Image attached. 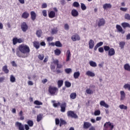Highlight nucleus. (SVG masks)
<instances>
[{
  "instance_id": "obj_1",
  "label": "nucleus",
  "mask_w": 130,
  "mask_h": 130,
  "mask_svg": "<svg viewBox=\"0 0 130 130\" xmlns=\"http://www.w3.org/2000/svg\"><path fill=\"white\" fill-rule=\"evenodd\" d=\"M16 53L18 57L25 58V57H28L30 53V48L25 44H21L18 46V50H16Z\"/></svg>"
},
{
  "instance_id": "obj_2",
  "label": "nucleus",
  "mask_w": 130,
  "mask_h": 130,
  "mask_svg": "<svg viewBox=\"0 0 130 130\" xmlns=\"http://www.w3.org/2000/svg\"><path fill=\"white\" fill-rule=\"evenodd\" d=\"M48 91L49 93H50L51 95H55V93H57V92H58V88L54 86H50L49 87Z\"/></svg>"
},
{
  "instance_id": "obj_3",
  "label": "nucleus",
  "mask_w": 130,
  "mask_h": 130,
  "mask_svg": "<svg viewBox=\"0 0 130 130\" xmlns=\"http://www.w3.org/2000/svg\"><path fill=\"white\" fill-rule=\"evenodd\" d=\"M27 124H24V127L25 130L30 129V127H32L34 125V122L32 120H28L26 122Z\"/></svg>"
},
{
  "instance_id": "obj_4",
  "label": "nucleus",
  "mask_w": 130,
  "mask_h": 130,
  "mask_svg": "<svg viewBox=\"0 0 130 130\" xmlns=\"http://www.w3.org/2000/svg\"><path fill=\"white\" fill-rule=\"evenodd\" d=\"M53 10L54 11H50L48 12V17L50 19H53V18L55 17V12L57 13L58 12L57 9L56 8H54Z\"/></svg>"
},
{
  "instance_id": "obj_5",
  "label": "nucleus",
  "mask_w": 130,
  "mask_h": 130,
  "mask_svg": "<svg viewBox=\"0 0 130 130\" xmlns=\"http://www.w3.org/2000/svg\"><path fill=\"white\" fill-rule=\"evenodd\" d=\"M67 115L68 117H71L72 118H78V115L77 114L75 113V112L73 111H69L67 112Z\"/></svg>"
},
{
  "instance_id": "obj_6",
  "label": "nucleus",
  "mask_w": 130,
  "mask_h": 130,
  "mask_svg": "<svg viewBox=\"0 0 130 130\" xmlns=\"http://www.w3.org/2000/svg\"><path fill=\"white\" fill-rule=\"evenodd\" d=\"M12 41L13 45H16L17 43H23L24 40L21 38L18 39V38H13Z\"/></svg>"
},
{
  "instance_id": "obj_7",
  "label": "nucleus",
  "mask_w": 130,
  "mask_h": 130,
  "mask_svg": "<svg viewBox=\"0 0 130 130\" xmlns=\"http://www.w3.org/2000/svg\"><path fill=\"white\" fill-rule=\"evenodd\" d=\"M106 23V21L104 18H100L99 21H98V27H103L105 23Z\"/></svg>"
},
{
  "instance_id": "obj_8",
  "label": "nucleus",
  "mask_w": 130,
  "mask_h": 130,
  "mask_svg": "<svg viewBox=\"0 0 130 130\" xmlns=\"http://www.w3.org/2000/svg\"><path fill=\"white\" fill-rule=\"evenodd\" d=\"M15 126H16V127H18L19 130L26 129H25V125L24 126V125L20 122H16Z\"/></svg>"
},
{
  "instance_id": "obj_9",
  "label": "nucleus",
  "mask_w": 130,
  "mask_h": 130,
  "mask_svg": "<svg viewBox=\"0 0 130 130\" xmlns=\"http://www.w3.org/2000/svg\"><path fill=\"white\" fill-rule=\"evenodd\" d=\"M21 29L22 30L23 32H26L28 30V25L27 23L23 22L21 24Z\"/></svg>"
},
{
  "instance_id": "obj_10",
  "label": "nucleus",
  "mask_w": 130,
  "mask_h": 130,
  "mask_svg": "<svg viewBox=\"0 0 130 130\" xmlns=\"http://www.w3.org/2000/svg\"><path fill=\"white\" fill-rule=\"evenodd\" d=\"M109 127H110L111 130H112L113 129V127H114V126L111 124V123H110V122H107L104 124L105 128L107 129Z\"/></svg>"
},
{
  "instance_id": "obj_11",
  "label": "nucleus",
  "mask_w": 130,
  "mask_h": 130,
  "mask_svg": "<svg viewBox=\"0 0 130 130\" xmlns=\"http://www.w3.org/2000/svg\"><path fill=\"white\" fill-rule=\"evenodd\" d=\"M71 39L72 40H73V41H77L81 40V38L80 37V36H79V35H78L77 34H75L74 35L72 36Z\"/></svg>"
},
{
  "instance_id": "obj_12",
  "label": "nucleus",
  "mask_w": 130,
  "mask_h": 130,
  "mask_svg": "<svg viewBox=\"0 0 130 130\" xmlns=\"http://www.w3.org/2000/svg\"><path fill=\"white\" fill-rule=\"evenodd\" d=\"M59 61H58V60L56 59V60H54L53 61V63H54V64H56V69H62V64H59Z\"/></svg>"
},
{
  "instance_id": "obj_13",
  "label": "nucleus",
  "mask_w": 130,
  "mask_h": 130,
  "mask_svg": "<svg viewBox=\"0 0 130 130\" xmlns=\"http://www.w3.org/2000/svg\"><path fill=\"white\" fill-rule=\"evenodd\" d=\"M60 111L61 112H66V108H67V103L66 102L62 103L61 105H60Z\"/></svg>"
},
{
  "instance_id": "obj_14",
  "label": "nucleus",
  "mask_w": 130,
  "mask_h": 130,
  "mask_svg": "<svg viewBox=\"0 0 130 130\" xmlns=\"http://www.w3.org/2000/svg\"><path fill=\"white\" fill-rule=\"evenodd\" d=\"M72 56V54H71V51L68 50L66 54V61H70L71 60V57Z\"/></svg>"
},
{
  "instance_id": "obj_15",
  "label": "nucleus",
  "mask_w": 130,
  "mask_h": 130,
  "mask_svg": "<svg viewBox=\"0 0 130 130\" xmlns=\"http://www.w3.org/2000/svg\"><path fill=\"white\" fill-rule=\"evenodd\" d=\"M92 126V124L89 122H84L83 123V128H85V129H87V128H89V127H91Z\"/></svg>"
},
{
  "instance_id": "obj_16",
  "label": "nucleus",
  "mask_w": 130,
  "mask_h": 130,
  "mask_svg": "<svg viewBox=\"0 0 130 130\" xmlns=\"http://www.w3.org/2000/svg\"><path fill=\"white\" fill-rule=\"evenodd\" d=\"M29 16H30V14H29L28 12L25 11L22 13L21 15V17L22 18V19H28Z\"/></svg>"
},
{
  "instance_id": "obj_17",
  "label": "nucleus",
  "mask_w": 130,
  "mask_h": 130,
  "mask_svg": "<svg viewBox=\"0 0 130 130\" xmlns=\"http://www.w3.org/2000/svg\"><path fill=\"white\" fill-rule=\"evenodd\" d=\"M116 28L117 30L119 32H120L122 34H124V33L125 32V31L123 30V29H122V27H121L120 25L117 24L116 26Z\"/></svg>"
},
{
  "instance_id": "obj_18",
  "label": "nucleus",
  "mask_w": 130,
  "mask_h": 130,
  "mask_svg": "<svg viewBox=\"0 0 130 130\" xmlns=\"http://www.w3.org/2000/svg\"><path fill=\"white\" fill-rule=\"evenodd\" d=\"M36 17H37V15L35 13V12L34 11L30 12L31 20H32V21H35V20H36Z\"/></svg>"
},
{
  "instance_id": "obj_19",
  "label": "nucleus",
  "mask_w": 130,
  "mask_h": 130,
  "mask_svg": "<svg viewBox=\"0 0 130 130\" xmlns=\"http://www.w3.org/2000/svg\"><path fill=\"white\" fill-rule=\"evenodd\" d=\"M71 14L73 17H78L79 16V12L76 9H73L71 11Z\"/></svg>"
},
{
  "instance_id": "obj_20",
  "label": "nucleus",
  "mask_w": 130,
  "mask_h": 130,
  "mask_svg": "<svg viewBox=\"0 0 130 130\" xmlns=\"http://www.w3.org/2000/svg\"><path fill=\"white\" fill-rule=\"evenodd\" d=\"M114 54H115V50L113 48H111V49L109 50V56H112L113 55H114Z\"/></svg>"
},
{
  "instance_id": "obj_21",
  "label": "nucleus",
  "mask_w": 130,
  "mask_h": 130,
  "mask_svg": "<svg viewBox=\"0 0 130 130\" xmlns=\"http://www.w3.org/2000/svg\"><path fill=\"white\" fill-rule=\"evenodd\" d=\"M34 47H35L36 49H39L40 47V43L39 42L35 41L33 42Z\"/></svg>"
},
{
  "instance_id": "obj_22",
  "label": "nucleus",
  "mask_w": 130,
  "mask_h": 130,
  "mask_svg": "<svg viewBox=\"0 0 130 130\" xmlns=\"http://www.w3.org/2000/svg\"><path fill=\"white\" fill-rule=\"evenodd\" d=\"M85 75L88 77H91V78H93V77L95 76V73L91 72V71H87Z\"/></svg>"
},
{
  "instance_id": "obj_23",
  "label": "nucleus",
  "mask_w": 130,
  "mask_h": 130,
  "mask_svg": "<svg viewBox=\"0 0 130 130\" xmlns=\"http://www.w3.org/2000/svg\"><path fill=\"white\" fill-rule=\"evenodd\" d=\"M88 45H89V49H92L94 45V41H93V40H90L88 43Z\"/></svg>"
},
{
  "instance_id": "obj_24",
  "label": "nucleus",
  "mask_w": 130,
  "mask_h": 130,
  "mask_svg": "<svg viewBox=\"0 0 130 130\" xmlns=\"http://www.w3.org/2000/svg\"><path fill=\"white\" fill-rule=\"evenodd\" d=\"M100 105L101 106H103L104 107H105V108H108L109 107V106L108 104H106L104 101H101L100 103Z\"/></svg>"
},
{
  "instance_id": "obj_25",
  "label": "nucleus",
  "mask_w": 130,
  "mask_h": 130,
  "mask_svg": "<svg viewBox=\"0 0 130 130\" xmlns=\"http://www.w3.org/2000/svg\"><path fill=\"white\" fill-rule=\"evenodd\" d=\"M121 26L124 29H125V28H130V24L127 22L122 23Z\"/></svg>"
},
{
  "instance_id": "obj_26",
  "label": "nucleus",
  "mask_w": 130,
  "mask_h": 130,
  "mask_svg": "<svg viewBox=\"0 0 130 130\" xmlns=\"http://www.w3.org/2000/svg\"><path fill=\"white\" fill-rule=\"evenodd\" d=\"M102 45H103V42H100L99 43H98V44H96V45L95 46L94 48V50L95 51H96V50H97L98 47H100V46H102Z\"/></svg>"
},
{
  "instance_id": "obj_27",
  "label": "nucleus",
  "mask_w": 130,
  "mask_h": 130,
  "mask_svg": "<svg viewBox=\"0 0 130 130\" xmlns=\"http://www.w3.org/2000/svg\"><path fill=\"white\" fill-rule=\"evenodd\" d=\"M120 100L121 101H122V100H124V98H125V93H124V91H121L120 92Z\"/></svg>"
},
{
  "instance_id": "obj_28",
  "label": "nucleus",
  "mask_w": 130,
  "mask_h": 130,
  "mask_svg": "<svg viewBox=\"0 0 130 130\" xmlns=\"http://www.w3.org/2000/svg\"><path fill=\"white\" fill-rule=\"evenodd\" d=\"M2 71L5 73V74H9V69H8V66L7 65L4 66L2 68Z\"/></svg>"
},
{
  "instance_id": "obj_29",
  "label": "nucleus",
  "mask_w": 130,
  "mask_h": 130,
  "mask_svg": "<svg viewBox=\"0 0 130 130\" xmlns=\"http://www.w3.org/2000/svg\"><path fill=\"white\" fill-rule=\"evenodd\" d=\"M43 117V115L42 114H39L38 115L37 117V121L39 122L41 120H42Z\"/></svg>"
},
{
  "instance_id": "obj_30",
  "label": "nucleus",
  "mask_w": 130,
  "mask_h": 130,
  "mask_svg": "<svg viewBox=\"0 0 130 130\" xmlns=\"http://www.w3.org/2000/svg\"><path fill=\"white\" fill-rule=\"evenodd\" d=\"M19 116H20L19 119L20 120H24L25 119V117L23 115V111H20L18 114Z\"/></svg>"
},
{
  "instance_id": "obj_31",
  "label": "nucleus",
  "mask_w": 130,
  "mask_h": 130,
  "mask_svg": "<svg viewBox=\"0 0 130 130\" xmlns=\"http://www.w3.org/2000/svg\"><path fill=\"white\" fill-rule=\"evenodd\" d=\"M80 75H81V74L80 73V72L78 71V72H75L73 75L74 79H78L79 77H80Z\"/></svg>"
},
{
  "instance_id": "obj_32",
  "label": "nucleus",
  "mask_w": 130,
  "mask_h": 130,
  "mask_svg": "<svg viewBox=\"0 0 130 130\" xmlns=\"http://www.w3.org/2000/svg\"><path fill=\"white\" fill-rule=\"evenodd\" d=\"M89 66H90V67H92V68H96V67H97V63L95 61H90Z\"/></svg>"
},
{
  "instance_id": "obj_33",
  "label": "nucleus",
  "mask_w": 130,
  "mask_h": 130,
  "mask_svg": "<svg viewBox=\"0 0 130 130\" xmlns=\"http://www.w3.org/2000/svg\"><path fill=\"white\" fill-rule=\"evenodd\" d=\"M112 6L110 4H105L103 5V9L106 10V9H111Z\"/></svg>"
},
{
  "instance_id": "obj_34",
  "label": "nucleus",
  "mask_w": 130,
  "mask_h": 130,
  "mask_svg": "<svg viewBox=\"0 0 130 130\" xmlns=\"http://www.w3.org/2000/svg\"><path fill=\"white\" fill-rule=\"evenodd\" d=\"M124 69L125 71H127L128 72H130V66L128 63H126L124 66Z\"/></svg>"
},
{
  "instance_id": "obj_35",
  "label": "nucleus",
  "mask_w": 130,
  "mask_h": 130,
  "mask_svg": "<svg viewBox=\"0 0 130 130\" xmlns=\"http://www.w3.org/2000/svg\"><path fill=\"white\" fill-rule=\"evenodd\" d=\"M119 45L121 49H123V48H124V46L125 45V42L123 41L120 42L119 44Z\"/></svg>"
},
{
  "instance_id": "obj_36",
  "label": "nucleus",
  "mask_w": 130,
  "mask_h": 130,
  "mask_svg": "<svg viewBox=\"0 0 130 130\" xmlns=\"http://www.w3.org/2000/svg\"><path fill=\"white\" fill-rule=\"evenodd\" d=\"M64 124H67V122L66 121V120H63L62 118H60L59 126H61L62 125H63Z\"/></svg>"
},
{
  "instance_id": "obj_37",
  "label": "nucleus",
  "mask_w": 130,
  "mask_h": 130,
  "mask_svg": "<svg viewBox=\"0 0 130 130\" xmlns=\"http://www.w3.org/2000/svg\"><path fill=\"white\" fill-rule=\"evenodd\" d=\"M77 98V93H76V92H73L71 93L70 94V99H76V98Z\"/></svg>"
},
{
  "instance_id": "obj_38",
  "label": "nucleus",
  "mask_w": 130,
  "mask_h": 130,
  "mask_svg": "<svg viewBox=\"0 0 130 130\" xmlns=\"http://www.w3.org/2000/svg\"><path fill=\"white\" fill-rule=\"evenodd\" d=\"M55 45L57 47H62V44H61V43L59 41H56L55 43Z\"/></svg>"
},
{
  "instance_id": "obj_39",
  "label": "nucleus",
  "mask_w": 130,
  "mask_h": 130,
  "mask_svg": "<svg viewBox=\"0 0 130 130\" xmlns=\"http://www.w3.org/2000/svg\"><path fill=\"white\" fill-rule=\"evenodd\" d=\"M36 35L38 37H41L42 35V30L41 29L38 30L36 32Z\"/></svg>"
},
{
  "instance_id": "obj_40",
  "label": "nucleus",
  "mask_w": 130,
  "mask_h": 130,
  "mask_svg": "<svg viewBox=\"0 0 130 130\" xmlns=\"http://www.w3.org/2000/svg\"><path fill=\"white\" fill-rule=\"evenodd\" d=\"M86 92L87 94H89L90 95H92V94H93V93H94V91L90 89V88H87L86 90Z\"/></svg>"
},
{
  "instance_id": "obj_41",
  "label": "nucleus",
  "mask_w": 130,
  "mask_h": 130,
  "mask_svg": "<svg viewBox=\"0 0 130 130\" xmlns=\"http://www.w3.org/2000/svg\"><path fill=\"white\" fill-rule=\"evenodd\" d=\"M58 88H60V87H61V86H62V85H63V80H58Z\"/></svg>"
},
{
  "instance_id": "obj_42",
  "label": "nucleus",
  "mask_w": 130,
  "mask_h": 130,
  "mask_svg": "<svg viewBox=\"0 0 130 130\" xmlns=\"http://www.w3.org/2000/svg\"><path fill=\"white\" fill-rule=\"evenodd\" d=\"M10 82L11 83H15L16 82V78L13 75L10 76Z\"/></svg>"
},
{
  "instance_id": "obj_43",
  "label": "nucleus",
  "mask_w": 130,
  "mask_h": 130,
  "mask_svg": "<svg viewBox=\"0 0 130 130\" xmlns=\"http://www.w3.org/2000/svg\"><path fill=\"white\" fill-rule=\"evenodd\" d=\"M52 102L53 103V106L55 108L58 107V106H59V105H60V103L59 102H58L57 103H54L55 102V101H53Z\"/></svg>"
},
{
  "instance_id": "obj_44",
  "label": "nucleus",
  "mask_w": 130,
  "mask_h": 130,
  "mask_svg": "<svg viewBox=\"0 0 130 130\" xmlns=\"http://www.w3.org/2000/svg\"><path fill=\"white\" fill-rule=\"evenodd\" d=\"M73 7H74V8H79L80 7V4L78 2H75L73 4Z\"/></svg>"
},
{
  "instance_id": "obj_45",
  "label": "nucleus",
  "mask_w": 130,
  "mask_h": 130,
  "mask_svg": "<svg viewBox=\"0 0 130 130\" xmlns=\"http://www.w3.org/2000/svg\"><path fill=\"white\" fill-rule=\"evenodd\" d=\"M55 54L56 55H59L61 53V51H60V50L58 49H56L55 51Z\"/></svg>"
},
{
  "instance_id": "obj_46",
  "label": "nucleus",
  "mask_w": 130,
  "mask_h": 130,
  "mask_svg": "<svg viewBox=\"0 0 130 130\" xmlns=\"http://www.w3.org/2000/svg\"><path fill=\"white\" fill-rule=\"evenodd\" d=\"M81 8L82 11H85V10L87 9V7H86V5L84 4V3H81Z\"/></svg>"
},
{
  "instance_id": "obj_47",
  "label": "nucleus",
  "mask_w": 130,
  "mask_h": 130,
  "mask_svg": "<svg viewBox=\"0 0 130 130\" xmlns=\"http://www.w3.org/2000/svg\"><path fill=\"white\" fill-rule=\"evenodd\" d=\"M64 72H65V73H66V74H71V73H72V69H71V68L66 69L64 70Z\"/></svg>"
},
{
  "instance_id": "obj_48",
  "label": "nucleus",
  "mask_w": 130,
  "mask_h": 130,
  "mask_svg": "<svg viewBox=\"0 0 130 130\" xmlns=\"http://www.w3.org/2000/svg\"><path fill=\"white\" fill-rule=\"evenodd\" d=\"M123 88L125 89H127L128 91H130V84L128 83L125 84L123 86Z\"/></svg>"
},
{
  "instance_id": "obj_49",
  "label": "nucleus",
  "mask_w": 130,
  "mask_h": 130,
  "mask_svg": "<svg viewBox=\"0 0 130 130\" xmlns=\"http://www.w3.org/2000/svg\"><path fill=\"white\" fill-rule=\"evenodd\" d=\"M65 86L67 88H70L72 86V84L69 81H65Z\"/></svg>"
},
{
  "instance_id": "obj_50",
  "label": "nucleus",
  "mask_w": 130,
  "mask_h": 130,
  "mask_svg": "<svg viewBox=\"0 0 130 130\" xmlns=\"http://www.w3.org/2000/svg\"><path fill=\"white\" fill-rule=\"evenodd\" d=\"M119 107L120 109H124L125 110H126V109H127V107L124 106V105H120Z\"/></svg>"
},
{
  "instance_id": "obj_51",
  "label": "nucleus",
  "mask_w": 130,
  "mask_h": 130,
  "mask_svg": "<svg viewBox=\"0 0 130 130\" xmlns=\"http://www.w3.org/2000/svg\"><path fill=\"white\" fill-rule=\"evenodd\" d=\"M101 114V112L99 110H96L94 112V114L95 116L100 115Z\"/></svg>"
},
{
  "instance_id": "obj_52",
  "label": "nucleus",
  "mask_w": 130,
  "mask_h": 130,
  "mask_svg": "<svg viewBox=\"0 0 130 130\" xmlns=\"http://www.w3.org/2000/svg\"><path fill=\"white\" fill-rule=\"evenodd\" d=\"M39 59H40V60H43V59H44V54H39L38 56Z\"/></svg>"
},
{
  "instance_id": "obj_53",
  "label": "nucleus",
  "mask_w": 130,
  "mask_h": 130,
  "mask_svg": "<svg viewBox=\"0 0 130 130\" xmlns=\"http://www.w3.org/2000/svg\"><path fill=\"white\" fill-rule=\"evenodd\" d=\"M124 18L126 20L130 21V15L129 14H125L124 15Z\"/></svg>"
},
{
  "instance_id": "obj_54",
  "label": "nucleus",
  "mask_w": 130,
  "mask_h": 130,
  "mask_svg": "<svg viewBox=\"0 0 130 130\" xmlns=\"http://www.w3.org/2000/svg\"><path fill=\"white\" fill-rule=\"evenodd\" d=\"M57 33V28H54L51 31V34L54 35Z\"/></svg>"
},
{
  "instance_id": "obj_55",
  "label": "nucleus",
  "mask_w": 130,
  "mask_h": 130,
  "mask_svg": "<svg viewBox=\"0 0 130 130\" xmlns=\"http://www.w3.org/2000/svg\"><path fill=\"white\" fill-rule=\"evenodd\" d=\"M104 49L105 51H109V50H110V47L108 46H104Z\"/></svg>"
},
{
  "instance_id": "obj_56",
  "label": "nucleus",
  "mask_w": 130,
  "mask_h": 130,
  "mask_svg": "<svg viewBox=\"0 0 130 130\" xmlns=\"http://www.w3.org/2000/svg\"><path fill=\"white\" fill-rule=\"evenodd\" d=\"M34 104H36V105H42V102H39V101H35L34 102Z\"/></svg>"
},
{
  "instance_id": "obj_57",
  "label": "nucleus",
  "mask_w": 130,
  "mask_h": 130,
  "mask_svg": "<svg viewBox=\"0 0 130 130\" xmlns=\"http://www.w3.org/2000/svg\"><path fill=\"white\" fill-rule=\"evenodd\" d=\"M43 16L44 17H47V11L43 10L42 11Z\"/></svg>"
},
{
  "instance_id": "obj_58",
  "label": "nucleus",
  "mask_w": 130,
  "mask_h": 130,
  "mask_svg": "<svg viewBox=\"0 0 130 130\" xmlns=\"http://www.w3.org/2000/svg\"><path fill=\"white\" fill-rule=\"evenodd\" d=\"M11 63L12 67H15V68H17V67H18V66L17 65V63H16V62H15V61H11Z\"/></svg>"
},
{
  "instance_id": "obj_59",
  "label": "nucleus",
  "mask_w": 130,
  "mask_h": 130,
  "mask_svg": "<svg viewBox=\"0 0 130 130\" xmlns=\"http://www.w3.org/2000/svg\"><path fill=\"white\" fill-rule=\"evenodd\" d=\"M51 70H55V65L53 64V62H51V64L50 65Z\"/></svg>"
},
{
  "instance_id": "obj_60",
  "label": "nucleus",
  "mask_w": 130,
  "mask_h": 130,
  "mask_svg": "<svg viewBox=\"0 0 130 130\" xmlns=\"http://www.w3.org/2000/svg\"><path fill=\"white\" fill-rule=\"evenodd\" d=\"M42 9H46L47 8V4L46 3H43L42 5Z\"/></svg>"
},
{
  "instance_id": "obj_61",
  "label": "nucleus",
  "mask_w": 130,
  "mask_h": 130,
  "mask_svg": "<svg viewBox=\"0 0 130 130\" xmlns=\"http://www.w3.org/2000/svg\"><path fill=\"white\" fill-rule=\"evenodd\" d=\"M53 40V37H49L47 38V41H52Z\"/></svg>"
},
{
  "instance_id": "obj_62",
  "label": "nucleus",
  "mask_w": 130,
  "mask_h": 130,
  "mask_svg": "<svg viewBox=\"0 0 130 130\" xmlns=\"http://www.w3.org/2000/svg\"><path fill=\"white\" fill-rule=\"evenodd\" d=\"M60 122V121H59V119H58V118L55 119V124L56 125H58V124H59Z\"/></svg>"
},
{
  "instance_id": "obj_63",
  "label": "nucleus",
  "mask_w": 130,
  "mask_h": 130,
  "mask_svg": "<svg viewBox=\"0 0 130 130\" xmlns=\"http://www.w3.org/2000/svg\"><path fill=\"white\" fill-rule=\"evenodd\" d=\"M99 52H101L102 53L104 52V49H103V47H100L99 48Z\"/></svg>"
},
{
  "instance_id": "obj_64",
  "label": "nucleus",
  "mask_w": 130,
  "mask_h": 130,
  "mask_svg": "<svg viewBox=\"0 0 130 130\" xmlns=\"http://www.w3.org/2000/svg\"><path fill=\"white\" fill-rule=\"evenodd\" d=\"M69 28H70V26H69V24H64L65 30H69Z\"/></svg>"
}]
</instances>
